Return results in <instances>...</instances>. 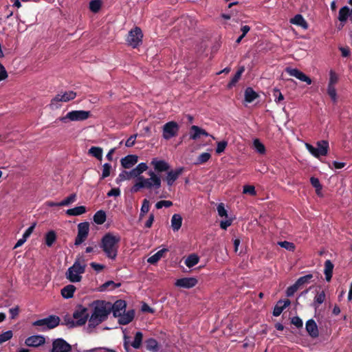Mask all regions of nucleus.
Wrapping results in <instances>:
<instances>
[{
    "instance_id": "f257e3e1",
    "label": "nucleus",
    "mask_w": 352,
    "mask_h": 352,
    "mask_svg": "<svg viewBox=\"0 0 352 352\" xmlns=\"http://www.w3.org/2000/svg\"><path fill=\"white\" fill-rule=\"evenodd\" d=\"M93 309L91 315L89 319V327L94 328L105 321L110 313L109 302L97 300L89 304Z\"/></svg>"
},
{
    "instance_id": "f03ea898",
    "label": "nucleus",
    "mask_w": 352,
    "mask_h": 352,
    "mask_svg": "<svg viewBox=\"0 0 352 352\" xmlns=\"http://www.w3.org/2000/svg\"><path fill=\"white\" fill-rule=\"evenodd\" d=\"M120 240L121 238L118 234L111 232H107L102 237L99 246L108 258L111 260L116 258Z\"/></svg>"
},
{
    "instance_id": "7ed1b4c3",
    "label": "nucleus",
    "mask_w": 352,
    "mask_h": 352,
    "mask_svg": "<svg viewBox=\"0 0 352 352\" xmlns=\"http://www.w3.org/2000/svg\"><path fill=\"white\" fill-rule=\"evenodd\" d=\"M317 148L310 144L306 143L305 147L308 151L315 157L319 158L320 156H326L328 153L329 144L327 140H320L316 142Z\"/></svg>"
},
{
    "instance_id": "20e7f679",
    "label": "nucleus",
    "mask_w": 352,
    "mask_h": 352,
    "mask_svg": "<svg viewBox=\"0 0 352 352\" xmlns=\"http://www.w3.org/2000/svg\"><path fill=\"white\" fill-rule=\"evenodd\" d=\"M85 270L83 266H80L77 263H74L73 265L69 267L66 272V278L71 283L80 282L82 280L81 274H84Z\"/></svg>"
},
{
    "instance_id": "39448f33",
    "label": "nucleus",
    "mask_w": 352,
    "mask_h": 352,
    "mask_svg": "<svg viewBox=\"0 0 352 352\" xmlns=\"http://www.w3.org/2000/svg\"><path fill=\"white\" fill-rule=\"evenodd\" d=\"M91 116L89 111L74 110L68 112L65 116L59 118V120L66 122L67 120L71 121H83L88 119Z\"/></svg>"
},
{
    "instance_id": "423d86ee",
    "label": "nucleus",
    "mask_w": 352,
    "mask_h": 352,
    "mask_svg": "<svg viewBox=\"0 0 352 352\" xmlns=\"http://www.w3.org/2000/svg\"><path fill=\"white\" fill-rule=\"evenodd\" d=\"M89 317L88 308L78 305L76 306L75 311L73 313V318L75 319L76 323L78 326L84 325Z\"/></svg>"
},
{
    "instance_id": "0eeeda50",
    "label": "nucleus",
    "mask_w": 352,
    "mask_h": 352,
    "mask_svg": "<svg viewBox=\"0 0 352 352\" xmlns=\"http://www.w3.org/2000/svg\"><path fill=\"white\" fill-rule=\"evenodd\" d=\"M60 323V318L56 316H50L47 318L36 320L33 322L34 326L38 327H46V328H43V330L45 329H52L56 327Z\"/></svg>"
},
{
    "instance_id": "6e6552de",
    "label": "nucleus",
    "mask_w": 352,
    "mask_h": 352,
    "mask_svg": "<svg viewBox=\"0 0 352 352\" xmlns=\"http://www.w3.org/2000/svg\"><path fill=\"white\" fill-rule=\"evenodd\" d=\"M142 37L143 34L142 30L138 27H135L129 32L126 41L129 45L135 48L142 43Z\"/></svg>"
},
{
    "instance_id": "1a4fd4ad",
    "label": "nucleus",
    "mask_w": 352,
    "mask_h": 352,
    "mask_svg": "<svg viewBox=\"0 0 352 352\" xmlns=\"http://www.w3.org/2000/svg\"><path fill=\"white\" fill-rule=\"evenodd\" d=\"M179 130V126L176 122H168L163 126L162 136L165 140H170L177 135Z\"/></svg>"
},
{
    "instance_id": "9d476101",
    "label": "nucleus",
    "mask_w": 352,
    "mask_h": 352,
    "mask_svg": "<svg viewBox=\"0 0 352 352\" xmlns=\"http://www.w3.org/2000/svg\"><path fill=\"white\" fill-rule=\"evenodd\" d=\"M89 231V223L82 222L78 225V234L75 239L74 245L76 246L82 244L87 238Z\"/></svg>"
},
{
    "instance_id": "9b49d317",
    "label": "nucleus",
    "mask_w": 352,
    "mask_h": 352,
    "mask_svg": "<svg viewBox=\"0 0 352 352\" xmlns=\"http://www.w3.org/2000/svg\"><path fill=\"white\" fill-rule=\"evenodd\" d=\"M72 349V346L63 338H56L52 341L50 352H71Z\"/></svg>"
},
{
    "instance_id": "f8f14e48",
    "label": "nucleus",
    "mask_w": 352,
    "mask_h": 352,
    "mask_svg": "<svg viewBox=\"0 0 352 352\" xmlns=\"http://www.w3.org/2000/svg\"><path fill=\"white\" fill-rule=\"evenodd\" d=\"M110 313H113L115 318L120 316L121 311H125L126 303L124 300H118L113 304L109 302Z\"/></svg>"
},
{
    "instance_id": "ddd939ff",
    "label": "nucleus",
    "mask_w": 352,
    "mask_h": 352,
    "mask_svg": "<svg viewBox=\"0 0 352 352\" xmlns=\"http://www.w3.org/2000/svg\"><path fill=\"white\" fill-rule=\"evenodd\" d=\"M285 72L291 76H294L300 81L305 82L307 85L312 83L311 79L296 68L286 67Z\"/></svg>"
},
{
    "instance_id": "4468645a",
    "label": "nucleus",
    "mask_w": 352,
    "mask_h": 352,
    "mask_svg": "<svg viewBox=\"0 0 352 352\" xmlns=\"http://www.w3.org/2000/svg\"><path fill=\"white\" fill-rule=\"evenodd\" d=\"M209 135V133L205 129L198 126L192 125L190 128L189 136L190 140H197L201 136L208 137Z\"/></svg>"
},
{
    "instance_id": "2eb2a0df",
    "label": "nucleus",
    "mask_w": 352,
    "mask_h": 352,
    "mask_svg": "<svg viewBox=\"0 0 352 352\" xmlns=\"http://www.w3.org/2000/svg\"><path fill=\"white\" fill-rule=\"evenodd\" d=\"M198 283V280L194 277H186L177 279L175 282L177 287L190 289L195 287Z\"/></svg>"
},
{
    "instance_id": "dca6fc26",
    "label": "nucleus",
    "mask_w": 352,
    "mask_h": 352,
    "mask_svg": "<svg viewBox=\"0 0 352 352\" xmlns=\"http://www.w3.org/2000/svg\"><path fill=\"white\" fill-rule=\"evenodd\" d=\"M45 342V338L43 336L41 335H36L28 337L25 341V344L28 346L32 347H38Z\"/></svg>"
},
{
    "instance_id": "f3484780",
    "label": "nucleus",
    "mask_w": 352,
    "mask_h": 352,
    "mask_svg": "<svg viewBox=\"0 0 352 352\" xmlns=\"http://www.w3.org/2000/svg\"><path fill=\"white\" fill-rule=\"evenodd\" d=\"M157 173L165 172L169 170V164L163 160H158L157 158H153L151 162Z\"/></svg>"
},
{
    "instance_id": "a211bd4d",
    "label": "nucleus",
    "mask_w": 352,
    "mask_h": 352,
    "mask_svg": "<svg viewBox=\"0 0 352 352\" xmlns=\"http://www.w3.org/2000/svg\"><path fill=\"white\" fill-rule=\"evenodd\" d=\"M76 97V93L73 91H65L63 94H57L51 101V104L57 102H69Z\"/></svg>"
},
{
    "instance_id": "6ab92c4d",
    "label": "nucleus",
    "mask_w": 352,
    "mask_h": 352,
    "mask_svg": "<svg viewBox=\"0 0 352 352\" xmlns=\"http://www.w3.org/2000/svg\"><path fill=\"white\" fill-rule=\"evenodd\" d=\"M305 329L309 336L312 338H316L319 336L318 326L313 319H309L306 322Z\"/></svg>"
},
{
    "instance_id": "aec40b11",
    "label": "nucleus",
    "mask_w": 352,
    "mask_h": 352,
    "mask_svg": "<svg viewBox=\"0 0 352 352\" xmlns=\"http://www.w3.org/2000/svg\"><path fill=\"white\" fill-rule=\"evenodd\" d=\"M184 170V168L183 167H180L175 170H171L168 171L166 177L167 184L170 186H172L179 176L182 175Z\"/></svg>"
},
{
    "instance_id": "412c9836",
    "label": "nucleus",
    "mask_w": 352,
    "mask_h": 352,
    "mask_svg": "<svg viewBox=\"0 0 352 352\" xmlns=\"http://www.w3.org/2000/svg\"><path fill=\"white\" fill-rule=\"evenodd\" d=\"M138 156L135 155H128L122 158L121 165L124 168H130L138 162Z\"/></svg>"
},
{
    "instance_id": "4be33fe9",
    "label": "nucleus",
    "mask_w": 352,
    "mask_h": 352,
    "mask_svg": "<svg viewBox=\"0 0 352 352\" xmlns=\"http://www.w3.org/2000/svg\"><path fill=\"white\" fill-rule=\"evenodd\" d=\"M135 311L134 310H129L126 313L122 314H120V316H118V322L120 324L126 325L129 324L134 318Z\"/></svg>"
},
{
    "instance_id": "5701e85b",
    "label": "nucleus",
    "mask_w": 352,
    "mask_h": 352,
    "mask_svg": "<svg viewBox=\"0 0 352 352\" xmlns=\"http://www.w3.org/2000/svg\"><path fill=\"white\" fill-rule=\"evenodd\" d=\"M291 302L289 299L285 300H279L274 307L273 316H279L283 311L290 305Z\"/></svg>"
},
{
    "instance_id": "b1692460",
    "label": "nucleus",
    "mask_w": 352,
    "mask_h": 352,
    "mask_svg": "<svg viewBox=\"0 0 352 352\" xmlns=\"http://www.w3.org/2000/svg\"><path fill=\"white\" fill-rule=\"evenodd\" d=\"M147 168V164L146 163L142 162L139 164L135 168L129 171V177H132V178L138 177L142 173L146 171Z\"/></svg>"
},
{
    "instance_id": "393cba45",
    "label": "nucleus",
    "mask_w": 352,
    "mask_h": 352,
    "mask_svg": "<svg viewBox=\"0 0 352 352\" xmlns=\"http://www.w3.org/2000/svg\"><path fill=\"white\" fill-rule=\"evenodd\" d=\"M290 23L301 27L304 30L308 29V23L305 21V19L303 18V16L301 14H296L294 16V18L290 19Z\"/></svg>"
},
{
    "instance_id": "a878e982",
    "label": "nucleus",
    "mask_w": 352,
    "mask_h": 352,
    "mask_svg": "<svg viewBox=\"0 0 352 352\" xmlns=\"http://www.w3.org/2000/svg\"><path fill=\"white\" fill-rule=\"evenodd\" d=\"M182 225V217L179 214H174L171 218V227L174 232L178 231Z\"/></svg>"
},
{
    "instance_id": "bb28decb",
    "label": "nucleus",
    "mask_w": 352,
    "mask_h": 352,
    "mask_svg": "<svg viewBox=\"0 0 352 352\" xmlns=\"http://www.w3.org/2000/svg\"><path fill=\"white\" fill-rule=\"evenodd\" d=\"M146 349L151 352H157L160 346L157 340L154 338H148L145 341Z\"/></svg>"
},
{
    "instance_id": "cd10ccee",
    "label": "nucleus",
    "mask_w": 352,
    "mask_h": 352,
    "mask_svg": "<svg viewBox=\"0 0 352 352\" xmlns=\"http://www.w3.org/2000/svg\"><path fill=\"white\" fill-rule=\"evenodd\" d=\"M244 96L245 102L250 103L258 98L259 95L252 87H248L245 90Z\"/></svg>"
},
{
    "instance_id": "c85d7f7f",
    "label": "nucleus",
    "mask_w": 352,
    "mask_h": 352,
    "mask_svg": "<svg viewBox=\"0 0 352 352\" xmlns=\"http://www.w3.org/2000/svg\"><path fill=\"white\" fill-rule=\"evenodd\" d=\"M326 299V294L324 291H321L320 292H317L316 295L314 297V302L312 303V307H314L315 309H317L319 307V305L324 302Z\"/></svg>"
},
{
    "instance_id": "c756f323",
    "label": "nucleus",
    "mask_w": 352,
    "mask_h": 352,
    "mask_svg": "<svg viewBox=\"0 0 352 352\" xmlns=\"http://www.w3.org/2000/svg\"><path fill=\"white\" fill-rule=\"evenodd\" d=\"M334 265L330 260H327L324 262V274L325 275L326 280L329 282L332 278L333 270Z\"/></svg>"
},
{
    "instance_id": "7c9ffc66",
    "label": "nucleus",
    "mask_w": 352,
    "mask_h": 352,
    "mask_svg": "<svg viewBox=\"0 0 352 352\" xmlns=\"http://www.w3.org/2000/svg\"><path fill=\"white\" fill-rule=\"evenodd\" d=\"M168 251V250L166 248H163L157 251L155 254L147 259V262L150 264L157 263L161 259V258L164 256V253L167 252Z\"/></svg>"
},
{
    "instance_id": "2f4dec72",
    "label": "nucleus",
    "mask_w": 352,
    "mask_h": 352,
    "mask_svg": "<svg viewBox=\"0 0 352 352\" xmlns=\"http://www.w3.org/2000/svg\"><path fill=\"white\" fill-rule=\"evenodd\" d=\"M76 291V287L73 285H67L61 289V295L65 298H70L73 297Z\"/></svg>"
},
{
    "instance_id": "473e14b6",
    "label": "nucleus",
    "mask_w": 352,
    "mask_h": 352,
    "mask_svg": "<svg viewBox=\"0 0 352 352\" xmlns=\"http://www.w3.org/2000/svg\"><path fill=\"white\" fill-rule=\"evenodd\" d=\"M351 17V10L348 6H344L339 10L338 20L342 23H345L348 17Z\"/></svg>"
},
{
    "instance_id": "72a5a7b5",
    "label": "nucleus",
    "mask_w": 352,
    "mask_h": 352,
    "mask_svg": "<svg viewBox=\"0 0 352 352\" xmlns=\"http://www.w3.org/2000/svg\"><path fill=\"white\" fill-rule=\"evenodd\" d=\"M244 71H245L244 66L239 67L237 72H236V74H234V76L232 77V78L231 79V80L229 82V83L228 85V87L229 88L232 87L233 86H234L236 84V82L241 78V76L242 74L244 72Z\"/></svg>"
},
{
    "instance_id": "f704fd0d",
    "label": "nucleus",
    "mask_w": 352,
    "mask_h": 352,
    "mask_svg": "<svg viewBox=\"0 0 352 352\" xmlns=\"http://www.w3.org/2000/svg\"><path fill=\"white\" fill-rule=\"evenodd\" d=\"M93 219H94V221L96 223H97L98 225H102L105 222L106 219H107V215L104 210H100L94 214Z\"/></svg>"
},
{
    "instance_id": "c9c22d12",
    "label": "nucleus",
    "mask_w": 352,
    "mask_h": 352,
    "mask_svg": "<svg viewBox=\"0 0 352 352\" xmlns=\"http://www.w3.org/2000/svg\"><path fill=\"white\" fill-rule=\"evenodd\" d=\"M86 212L85 206H77L66 210V214L69 216H79Z\"/></svg>"
},
{
    "instance_id": "e433bc0d",
    "label": "nucleus",
    "mask_w": 352,
    "mask_h": 352,
    "mask_svg": "<svg viewBox=\"0 0 352 352\" xmlns=\"http://www.w3.org/2000/svg\"><path fill=\"white\" fill-rule=\"evenodd\" d=\"M143 340V333L141 331H137L135 334L134 340L131 343V346L135 349L141 347Z\"/></svg>"
},
{
    "instance_id": "4c0bfd02",
    "label": "nucleus",
    "mask_w": 352,
    "mask_h": 352,
    "mask_svg": "<svg viewBox=\"0 0 352 352\" xmlns=\"http://www.w3.org/2000/svg\"><path fill=\"white\" fill-rule=\"evenodd\" d=\"M312 278L313 275L309 274L298 278L295 283L299 289H301L305 285L309 283Z\"/></svg>"
},
{
    "instance_id": "58836bf2",
    "label": "nucleus",
    "mask_w": 352,
    "mask_h": 352,
    "mask_svg": "<svg viewBox=\"0 0 352 352\" xmlns=\"http://www.w3.org/2000/svg\"><path fill=\"white\" fill-rule=\"evenodd\" d=\"M56 238H57L56 234L54 230H50V231L47 232L45 236V244L48 247H52V245L56 241Z\"/></svg>"
},
{
    "instance_id": "ea45409f",
    "label": "nucleus",
    "mask_w": 352,
    "mask_h": 352,
    "mask_svg": "<svg viewBox=\"0 0 352 352\" xmlns=\"http://www.w3.org/2000/svg\"><path fill=\"white\" fill-rule=\"evenodd\" d=\"M199 261V257L195 254H190L185 260L186 265L190 268L197 265Z\"/></svg>"
},
{
    "instance_id": "a19ab883",
    "label": "nucleus",
    "mask_w": 352,
    "mask_h": 352,
    "mask_svg": "<svg viewBox=\"0 0 352 352\" xmlns=\"http://www.w3.org/2000/svg\"><path fill=\"white\" fill-rule=\"evenodd\" d=\"M120 285V283H116L113 280H108L103 283L102 285H100V291L104 292L108 289H113L115 288L119 287Z\"/></svg>"
},
{
    "instance_id": "79ce46f5",
    "label": "nucleus",
    "mask_w": 352,
    "mask_h": 352,
    "mask_svg": "<svg viewBox=\"0 0 352 352\" xmlns=\"http://www.w3.org/2000/svg\"><path fill=\"white\" fill-rule=\"evenodd\" d=\"M89 154L101 161L102 159V148L98 146H92L89 150Z\"/></svg>"
},
{
    "instance_id": "37998d69",
    "label": "nucleus",
    "mask_w": 352,
    "mask_h": 352,
    "mask_svg": "<svg viewBox=\"0 0 352 352\" xmlns=\"http://www.w3.org/2000/svg\"><path fill=\"white\" fill-rule=\"evenodd\" d=\"M150 209V202L148 199H144L142 201V204L140 208V212L139 216V219L141 220L144 215L149 211Z\"/></svg>"
},
{
    "instance_id": "c03bdc74",
    "label": "nucleus",
    "mask_w": 352,
    "mask_h": 352,
    "mask_svg": "<svg viewBox=\"0 0 352 352\" xmlns=\"http://www.w3.org/2000/svg\"><path fill=\"white\" fill-rule=\"evenodd\" d=\"M145 188L144 183V177L140 176L137 177V181L131 188L132 192H138L141 188Z\"/></svg>"
},
{
    "instance_id": "a18cd8bd",
    "label": "nucleus",
    "mask_w": 352,
    "mask_h": 352,
    "mask_svg": "<svg viewBox=\"0 0 352 352\" xmlns=\"http://www.w3.org/2000/svg\"><path fill=\"white\" fill-rule=\"evenodd\" d=\"M148 175L150 176V178L155 184V188L158 189L161 187V179L159 176H157L155 172L150 170L148 172Z\"/></svg>"
},
{
    "instance_id": "49530a36",
    "label": "nucleus",
    "mask_w": 352,
    "mask_h": 352,
    "mask_svg": "<svg viewBox=\"0 0 352 352\" xmlns=\"http://www.w3.org/2000/svg\"><path fill=\"white\" fill-rule=\"evenodd\" d=\"M310 182L312 186L315 188L316 194L320 195L322 186L320 184L319 179L315 177H311L310 178Z\"/></svg>"
},
{
    "instance_id": "de8ad7c7",
    "label": "nucleus",
    "mask_w": 352,
    "mask_h": 352,
    "mask_svg": "<svg viewBox=\"0 0 352 352\" xmlns=\"http://www.w3.org/2000/svg\"><path fill=\"white\" fill-rule=\"evenodd\" d=\"M76 200V195L75 193L71 194L69 197L58 202V206H66L74 203Z\"/></svg>"
},
{
    "instance_id": "09e8293b",
    "label": "nucleus",
    "mask_w": 352,
    "mask_h": 352,
    "mask_svg": "<svg viewBox=\"0 0 352 352\" xmlns=\"http://www.w3.org/2000/svg\"><path fill=\"white\" fill-rule=\"evenodd\" d=\"M101 6L100 0H91L89 3V9L91 12L97 13L100 10Z\"/></svg>"
},
{
    "instance_id": "8fccbe9b",
    "label": "nucleus",
    "mask_w": 352,
    "mask_h": 352,
    "mask_svg": "<svg viewBox=\"0 0 352 352\" xmlns=\"http://www.w3.org/2000/svg\"><path fill=\"white\" fill-rule=\"evenodd\" d=\"M253 145L256 151L260 154L265 153V147L264 144L258 140L255 139L253 142Z\"/></svg>"
},
{
    "instance_id": "3c124183",
    "label": "nucleus",
    "mask_w": 352,
    "mask_h": 352,
    "mask_svg": "<svg viewBox=\"0 0 352 352\" xmlns=\"http://www.w3.org/2000/svg\"><path fill=\"white\" fill-rule=\"evenodd\" d=\"M272 95L274 98V101L279 103L284 100V96L278 88H274L272 90Z\"/></svg>"
},
{
    "instance_id": "603ef678",
    "label": "nucleus",
    "mask_w": 352,
    "mask_h": 352,
    "mask_svg": "<svg viewBox=\"0 0 352 352\" xmlns=\"http://www.w3.org/2000/svg\"><path fill=\"white\" fill-rule=\"evenodd\" d=\"M281 248L286 249L287 250L294 252L295 250L296 246L293 243L284 241H280L278 243Z\"/></svg>"
},
{
    "instance_id": "864d4df0",
    "label": "nucleus",
    "mask_w": 352,
    "mask_h": 352,
    "mask_svg": "<svg viewBox=\"0 0 352 352\" xmlns=\"http://www.w3.org/2000/svg\"><path fill=\"white\" fill-rule=\"evenodd\" d=\"M64 324L67 325L69 328H74L75 327H78L77 323H76V320H74L70 316L66 315L64 318Z\"/></svg>"
},
{
    "instance_id": "5fc2aeb1",
    "label": "nucleus",
    "mask_w": 352,
    "mask_h": 352,
    "mask_svg": "<svg viewBox=\"0 0 352 352\" xmlns=\"http://www.w3.org/2000/svg\"><path fill=\"white\" fill-rule=\"evenodd\" d=\"M13 336L12 331L9 330L0 334V344L10 340Z\"/></svg>"
},
{
    "instance_id": "6e6d98bb",
    "label": "nucleus",
    "mask_w": 352,
    "mask_h": 352,
    "mask_svg": "<svg viewBox=\"0 0 352 352\" xmlns=\"http://www.w3.org/2000/svg\"><path fill=\"white\" fill-rule=\"evenodd\" d=\"M102 167V173L100 179H103L110 175L111 165L109 163H105Z\"/></svg>"
},
{
    "instance_id": "4d7b16f0",
    "label": "nucleus",
    "mask_w": 352,
    "mask_h": 352,
    "mask_svg": "<svg viewBox=\"0 0 352 352\" xmlns=\"http://www.w3.org/2000/svg\"><path fill=\"white\" fill-rule=\"evenodd\" d=\"M338 75L336 74V73L334 71L331 70L329 72V80L328 85L335 86V85L338 82Z\"/></svg>"
},
{
    "instance_id": "13d9d810",
    "label": "nucleus",
    "mask_w": 352,
    "mask_h": 352,
    "mask_svg": "<svg viewBox=\"0 0 352 352\" xmlns=\"http://www.w3.org/2000/svg\"><path fill=\"white\" fill-rule=\"evenodd\" d=\"M327 94H329V96H330V98H331V100L333 101H334V102L336 101L337 93H336V89L335 88V86L328 85Z\"/></svg>"
},
{
    "instance_id": "bf43d9fd",
    "label": "nucleus",
    "mask_w": 352,
    "mask_h": 352,
    "mask_svg": "<svg viewBox=\"0 0 352 352\" xmlns=\"http://www.w3.org/2000/svg\"><path fill=\"white\" fill-rule=\"evenodd\" d=\"M211 155L208 153H202L197 158V164H204L209 160Z\"/></svg>"
},
{
    "instance_id": "052dcab7",
    "label": "nucleus",
    "mask_w": 352,
    "mask_h": 352,
    "mask_svg": "<svg viewBox=\"0 0 352 352\" xmlns=\"http://www.w3.org/2000/svg\"><path fill=\"white\" fill-rule=\"evenodd\" d=\"M243 192L244 194H248V195H250L252 196H254V195H256V192L254 186H251V185H245V186H243Z\"/></svg>"
},
{
    "instance_id": "680f3d73",
    "label": "nucleus",
    "mask_w": 352,
    "mask_h": 352,
    "mask_svg": "<svg viewBox=\"0 0 352 352\" xmlns=\"http://www.w3.org/2000/svg\"><path fill=\"white\" fill-rule=\"evenodd\" d=\"M173 206V202L168 200H162L156 203L155 208L161 209L162 207L169 208Z\"/></svg>"
},
{
    "instance_id": "e2e57ef3",
    "label": "nucleus",
    "mask_w": 352,
    "mask_h": 352,
    "mask_svg": "<svg viewBox=\"0 0 352 352\" xmlns=\"http://www.w3.org/2000/svg\"><path fill=\"white\" fill-rule=\"evenodd\" d=\"M228 145V142L226 141H221L217 143V146L216 148L217 153H221L223 152Z\"/></svg>"
},
{
    "instance_id": "0e129e2a",
    "label": "nucleus",
    "mask_w": 352,
    "mask_h": 352,
    "mask_svg": "<svg viewBox=\"0 0 352 352\" xmlns=\"http://www.w3.org/2000/svg\"><path fill=\"white\" fill-rule=\"evenodd\" d=\"M298 287L296 285V283L293 284L292 285L287 287L286 290V294L288 297L294 296L295 292L298 290Z\"/></svg>"
},
{
    "instance_id": "69168bd1",
    "label": "nucleus",
    "mask_w": 352,
    "mask_h": 352,
    "mask_svg": "<svg viewBox=\"0 0 352 352\" xmlns=\"http://www.w3.org/2000/svg\"><path fill=\"white\" fill-rule=\"evenodd\" d=\"M87 261V260L85 258V256L83 255H81V256H77L74 263H77V264H78L79 265L83 266L84 270H85V268L87 266V264H86Z\"/></svg>"
},
{
    "instance_id": "338daca9",
    "label": "nucleus",
    "mask_w": 352,
    "mask_h": 352,
    "mask_svg": "<svg viewBox=\"0 0 352 352\" xmlns=\"http://www.w3.org/2000/svg\"><path fill=\"white\" fill-rule=\"evenodd\" d=\"M292 324L297 328H302L303 325L302 320L298 316H294L292 318Z\"/></svg>"
},
{
    "instance_id": "774afa93",
    "label": "nucleus",
    "mask_w": 352,
    "mask_h": 352,
    "mask_svg": "<svg viewBox=\"0 0 352 352\" xmlns=\"http://www.w3.org/2000/svg\"><path fill=\"white\" fill-rule=\"evenodd\" d=\"M217 212L220 217H227V210L225 209L223 204L221 203L218 205Z\"/></svg>"
}]
</instances>
